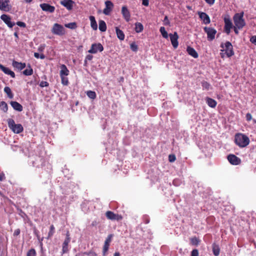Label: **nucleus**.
I'll use <instances>...</instances> for the list:
<instances>
[{"mask_svg":"<svg viewBox=\"0 0 256 256\" xmlns=\"http://www.w3.org/2000/svg\"><path fill=\"white\" fill-rule=\"evenodd\" d=\"M160 32L162 36L165 38H168V34L164 26H161L160 29Z\"/></svg>","mask_w":256,"mask_h":256,"instance_id":"nucleus-37","label":"nucleus"},{"mask_svg":"<svg viewBox=\"0 0 256 256\" xmlns=\"http://www.w3.org/2000/svg\"><path fill=\"white\" fill-rule=\"evenodd\" d=\"M44 46H40L38 48L39 51H42V50L44 48Z\"/></svg>","mask_w":256,"mask_h":256,"instance_id":"nucleus-61","label":"nucleus"},{"mask_svg":"<svg viewBox=\"0 0 256 256\" xmlns=\"http://www.w3.org/2000/svg\"><path fill=\"white\" fill-rule=\"evenodd\" d=\"M20 228L16 229L14 232V236H16L20 234Z\"/></svg>","mask_w":256,"mask_h":256,"instance_id":"nucleus-53","label":"nucleus"},{"mask_svg":"<svg viewBox=\"0 0 256 256\" xmlns=\"http://www.w3.org/2000/svg\"><path fill=\"white\" fill-rule=\"evenodd\" d=\"M234 142L240 147L246 146L250 143L249 138L242 134H237L235 135Z\"/></svg>","mask_w":256,"mask_h":256,"instance_id":"nucleus-1","label":"nucleus"},{"mask_svg":"<svg viewBox=\"0 0 256 256\" xmlns=\"http://www.w3.org/2000/svg\"><path fill=\"white\" fill-rule=\"evenodd\" d=\"M40 58L42 60H43L45 58V56L44 54H41L40 55Z\"/></svg>","mask_w":256,"mask_h":256,"instance_id":"nucleus-60","label":"nucleus"},{"mask_svg":"<svg viewBox=\"0 0 256 256\" xmlns=\"http://www.w3.org/2000/svg\"><path fill=\"white\" fill-rule=\"evenodd\" d=\"M204 32L207 34V38L208 40L212 41L215 38L216 30L214 28L210 27H204Z\"/></svg>","mask_w":256,"mask_h":256,"instance_id":"nucleus-5","label":"nucleus"},{"mask_svg":"<svg viewBox=\"0 0 256 256\" xmlns=\"http://www.w3.org/2000/svg\"><path fill=\"white\" fill-rule=\"evenodd\" d=\"M104 4L106 8L103 10V14L106 16H109L113 10L114 4L110 0H106Z\"/></svg>","mask_w":256,"mask_h":256,"instance_id":"nucleus-7","label":"nucleus"},{"mask_svg":"<svg viewBox=\"0 0 256 256\" xmlns=\"http://www.w3.org/2000/svg\"><path fill=\"white\" fill-rule=\"evenodd\" d=\"M62 81V84L64 86H68L69 84L68 78L66 76H60Z\"/></svg>","mask_w":256,"mask_h":256,"instance_id":"nucleus-38","label":"nucleus"},{"mask_svg":"<svg viewBox=\"0 0 256 256\" xmlns=\"http://www.w3.org/2000/svg\"><path fill=\"white\" fill-rule=\"evenodd\" d=\"M176 160V157L174 154H171L168 156V160L170 162H174Z\"/></svg>","mask_w":256,"mask_h":256,"instance_id":"nucleus-44","label":"nucleus"},{"mask_svg":"<svg viewBox=\"0 0 256 256\" xmlns=\"http://www.w3.org/2000/svg\"><path fill=\"white\" fill-rule=\"evenodd\" d=\"M12 6L10 0H0V10L8 12L12 10Z\"/></svg>","mask_w":256,"mask_h":256,"instance_id":"nucleus-6","label":"nucleus"},{"mask_svg":"<svg viewBox=\"0 0 256 256\" xmlns=\"http://www.w3.org/2000/svg\"><path fill=\"white\" fill-rule=\"evenodd\" d=\"M52 32L53 34L62 36L65 34V30L62 26L56 23L53 25L52 29Z\"/></svg>","mask_w":256,"mask_h":256,"instance_id":"nucleus-4","label":"nucleus"},{"mask_svg":"<svg viewBox=\"0 0 256 256\" xmlns=\"http://www.w3.org/2000/svg\"><path fill=\"white\" fill-rule=\"evenodd\" d=\"M200 18L202 20L204 24H208L210 22V18L208 14L204 12H198Z\"/></svg>","mask_w":256,"mask_h":256,"instance_id":"nucleus-19","label":"nucleus"},{"mask_svg":"<svg viewBox=\"0 0 256 256\" xmlns=\"http://www.w3.org/2000/svg\"><path fill=\"white\" fill-rule=\"evenodd\" d=\"M0 70L2 71L5 74L10 75L12 78H14L16 76L14 72L12 71L8 68L4 66L2 64H0Z\"/></svg>","mask_w":256,"mask_h":256,"instance_id":"nucleus-21","label":"nucleus"},{"mask_svg":"<svg viewBox=\"0 0 256 256\" xmlns=\"http://www.w3.org/2000/svg\"><path fill=\"white\" fill-rule=\"evenodd\" d=\"M190 243L193 246H198L200 242V240L196 236L190 238Z\"/></svg>","mask_w":256,"mask_h":256,"instance_id":"nucleus-35","label":"nucleus"},{"mask_svg":"<svg viewBox=\"0 0 256 256\" xmlns=\"http://www.w3.org/2000/svg\"><path fill=\"white\" fill-rule=\"evenodd\" d=\"M54 225H51L50 226V231L48 233V238H50L54 234Z\"/></svg>","mask_w":256,"mask_h":256,"instance_id":"nucleus-40","label":"nucleus"},{"mask_svg":"<svg viewBox=\"0 0 256 256\" xmlns=\"http://www.w3.org/2000/svg\"><path fill=\"white\" fill-rule=\"evenodd\" d=\"M186 51L189 55L196 58L198 56V54L196 50L192 47L188 46L186 48Z\"/></svg>","mask_w":256,"mask_h":256,"instance_id":"nucleus-23","label":"nucleus"},{"mask_svg":"<svg viewBox=\"0 0 256 256\" xmlns=\"http://www.w3.org/2000/svg\"><path fill=\"white\" fill-rule=\"evenodd\" d=\"M12 66L18 70H21L26 68V64L24 62H18L14 60L12 62Z\"/></svg>","mask_w":256,"mask_h":256,"instance_id":"nucleus-22","label":"nucleus"},{"mask_svg":"<svg viewBox=\"0 0 256 256\" xmlns=\"http://www.w3.org/2000/svg\"><path fill=\"white\" fill-rule=\"evenodd\" d=\"M121 12L125 20L128 22L130 20V14L126 6H122Z\"/></svg>","mask_w":256,"mask_h":256,"instance_id":"nucleus-16","label":"nucleus"},{"mask_svg":"<svg viewBox=\"0 0 256 256\" xmlns=\"http://www.w3.org/2000/svg\"><path fill=\"white\" fill-rule=\"evenodd\" d=\"M34 232L36 234V236L38 238L39 240L40 237V236L38 235V232L36 230H34Z\"/></svg>","mask_w":256,"mask_h":256,"instance_id":"nucleus-59","label":"nucleus"},{"mask_svg":"<svg viewBox=\"0 0 256 256\" xmlns=\"http://www.w3.org/2000/svg\"><path fill=\"white\" fill-rule=\"evenodd\" d=\"M206 2L210 5H212L214 4L215 0H204Z\"/></svg>","mask_w":256,"mask_h":256,"instance_id":"nucleus-55","label":"nucleus"},{"mask_svg":"<svg viewBox=\"0 0 256 256\" xmlns=\"http://www.w3.org/2000/svg\"><path fill=\"white\" fill-rule=\"evenodd\" d=\"M86 93L87 96L90 99L94 100L96 98V94L95 92L92 90H88Z\"/></svg>","mask_w":256,"mask_h":256,"instance_id":"nucleus-36","label":"nucleus"},{"mask_svg":"<svg viewBox=\"0 0 256 256\" xmlns=\"http://www.w3.org/2000/svg\"><path fill=\"white\" fill-rule=\"evenodd\" d=\"M4 179H5V176L4 174H0V181H2Z\"/></svg>","mask_w":256,"mask_h":256,"instance_id":"nucleus-56","label":"nucleus"},{"mask_svg":"<svg viewBox=\"0 0 256 256\" xmlns=\"http://www.w3.org/2000/svg\"><path fill=\"white\" fill-rule=\"evenodd\" d=\"M199 252L197 249H194L191 252L190 256H198Z\"/></svg>","mask_w":256,"mask_h":256,"instance_id":"nucleus-46","label":"nucleus"},{"mask_svg":"<svg viewBox=\"0 0 256 256\" xmlns=\"http://www.w3.org/2000/svg\"><path fill=\"white\" fill-rule=\"evenodd\" d=\"M16 24L20 27L25 28L26 26V24L22 22H18Z\"/></svg>","mask_w":256,"mask_h":256,"instance_id":"nucleus-48","label":"nucleus"},{"mask_svg":"<svg viewBox=\"0 0 256 256\" xmlns=\"http://www.w3.org/2000/svg\"><path fill=\"white\" fill-rule=\"evenodd\" d=\"M14 35L16 37H17V38L18 37V34L16 32H14Z\"/></svg>","mask_w":256,"mask_h":256,"instance_id":"nucleus-64","label":"nucleus"},{"mask_svg":"<svg viewBox=\"0 0 256 256\" xmlns=\"http://www.w3.org/2000/svg\"><path fill=\"white\" fill-rule=\"evenodd\" d=\"M90 26L94 30H96L98 28V25L95 18L94 16H90Z\"/></svg>","mask_w":256,"mask_h":256,"instance_id":"nucleus-29","label":"nucleus"},{"mask_svg":"<svg viewBox=\"0 0 256 256\" xmlns=\"http://www.w3.org/2000/svg\"><path fill=\"white\" fill-rule=\"evenodd\" d=\"M40 86L41 87V88H44V87H48L49 86V84L48 82H46V81H42L40 84Z\"/></svg>","mask_w":256,"mask_h":256,"instance_id":"nucleus-45","label":"nucleus"},{"mask_svg":"<svg viewBox=\"0 0 256 256\" xmlns=\"http://www.w3.org/2000/svg\"><path fill=\"white\" fill-rule=\"evenodd\" d=\"M238 28L236 26H235L234 27V32H235V34H238L239 32H238Z\"/></svg>","mask_w":256,"mask_h":256,"instance_id":"nucleus-57","label":"nucleus"},{"mask_svg":"<svg viewBox=\"0 0 256 256\" xmlns=\"http://www.w3.org/2000/svg\"><path fill=\"white\" fill-rule=\"evenodd\" d=\"M4 92L8 96L12 99L14 97V94H12L11 89L8 86H6L4 88Z\"/></svg>","mask_w":256,"mask_h":256,"instance_id":"nucleus-33","label":"nucleus"},{"mask_svg":"<svg viewBox=\"0 0 256 256\" xmlns=\"http://www.w3.org/2000/svg\"><path fill=\"white\" fill-rule=\"evenodd\" d=\"M250 42L256 45V36H252L250 38Z\"/></svg>","mask_w":256,"mask_h":256,"instance_id":"nucleus-50","label":"nucleus"},{"mask_svg":"<svg viewBox=\"0 0 256 256\" xmlns=\"http://www.w3.org/2000/svg\"><path fill=\"white\" fill-rule=\"evenodd\" d=\"M40 7L42 10L49 12L50 13L54 12L55 10V7L52 6L46 3H43L40 4Z\"/></svg>","mask_w":256,"mask_h":256,"instance_id":"nucleus-18","label":"nucleus"},{"mask_svg":"<svg viewBox=\"0 0 256 256\" xmlns=\"http://www.w3.org/2000/svg\"><path fill=\"white\" fill-rule=\"evenodd\" d=\"M60 4L68 10H71L73 8L74 2L72 0H62L60 2Z\"/></svg>","mask_w":256,"mask_h":256,"instance_id":"nucleus-17","label":"nucleus"},{"mask_svg":"<svg viewBox=\"0 0 256 256\" xmlns=\"http://www.w3.org/2000/svg\"><path fill=\"white\" fill-rule=\"evenodd\" d=\"M212 248L214 254L215 256H218L220 252V248L219 246L214 243L212 245Z\"/></svg>","mask_w":256,"mask_h":256,"instance_id":"nucleus-28","label":"nucleus"},{"mask_svg":"<svg viewBox=\"0 0 256 256\" xmlns=\"http://www.w3.org/2000/svg\"><path fill=\"white\" fill-rule=\"evenodd\" d=\"M224 31L226 34H229L230 32V30L232 28V23L228 17H225L224 18Z\"/></svg>","mask_w":256,"mask_h":256,"instance_id":"nucleus-11","label":"nucleus"},{"mask_svg":"<svg viewBox=\"0 0 256 256\" xmlns=\"http://www.w3.org/2000/svg\"><path fill=\"white\" fill-rule=\"evenodd\" d=\"M93 58V56L91 54H88L86 56L84 62L86 63L87 60H91Z\"/></svg>","mask_w":256,"mask_h":256,"instance_id":"nucleus-49","label":"nucleus"},{"mask_svg":"<svg viewBox=\"0 0 256 256\" xmlns=\"http://www.w3.org/2000/svg\"><path fill=\"white\" fill-rule=\"evenodd\" d=\"M143 30V25L140 22H136L135 24V31L137 33H140L142 32Z\"/></svg>","mask_w":256,"mask_h":256,"instance_id":"nucleus-32","label":"nucleus"},{"mask_svg":"<svg viewBox=\"0 0 256 256\" xmlns=\"http://www.w3.org/2000/svg\"><path fill=\"white\" fill-rule=\"evenodd\" d=\"M64 26L70 29H75L77 27L76 24L75 22L65 24Z\"/></svg>","mask_w":256,"mask_h":256,"instance_id":"nucleus-39","label":"nucleus"},{"mask_svg":"<svg viewBox=\"0 0 256 256\" xmlns=\"http://www.w3.org/2000/svg\"><path fill=\"white\" fill-rule=\"evenodd\" d=\"M106 216L108 219L112 220H116L118 221L122 220V217L121 215L115 214L114 212L112 211L106 212Z\"/></svg>","mask_w":256,"mask_h":256,"instance_id":"nucleus-10","label":"nucleus"},{"mask_svg":"<svg viewBox=\"0 0 256 256\" xmlns=\"http://www.w3.org/2000/svg\"><path fill=\"white\" fill-rule=\"evenodd\" d=\"M24 1L26 2V3H30L31 2L32 0H24Z\"/></svg>","mask_w":256,"mask_h":256,"instance_id":"nucleus-63","label":"nucleus"},{"mask_svg":"<svg viewBox=\"0 0 256 256\" xmlns=\"http://www.w3.org/2000/svg\"><path fill=\"white\" fill-rule=\"evenodd\" d=\"M10 104L16 110L22 112L23 110L22 106L17 102L12 101L10 102Z\"/></svg>","mask_w":256,"mask_h":256,"instance_id":"nucleus-24","label":"nucleus"},{"mask_svg":"<svg viewBox=\"0 0 256 256\" xmlns=\"http://www.w3.org/2000/svg\"><path fill=\"white\" fill-rule=\"evenodd\" d=\"M244 12H242L240 13L236 14L234 17L233 20L235 26H236L239 30L242 28L246 26V22L244 19Z\"/></svg>","mask_w":256,"mask_h":256,"instance_id":"nucleus-2","label":"nucleus"},{"mask_svg":"<svg viewBox=\"0 0 256 256\" xmlns=\"http://www.w3.org/2000/svg\"><path fill=\"white\" fill-rule=\"evenodd\" d=\"M34 56L36 58H40V54L38 53V52H34Z\"/></svg>","mask_w":256,"mask_h":256,"instance_id":"nucleus-58","label":"nucleus"},{"mask_svg":"<svg viewBox=\"0 0 256 256\" xmlns=\"http://www.w3.org/2000/svg\"><path fill=\"white\" fill-rule=\"evenodd\" d=\"M246 120L247 121L250 122L252 120V116L250 113H248L246 116Z\"/></svg>","mask_w":256,"mask_h":256,"instance_id":"nucleus-52","label":"nucleus"},{"mask_svg":"<svg viewBox=\"0 0 256 256\" xmlns=\"http://www.w3.org/2000/svg\"><path fill=\"white\" fill-rule=\"evenodd\" d=\"M112 234H110L108 236V238H106L104 244L103 248V255L105 256L106 252L108 250V248L110 246V243L112 240Z\"/></svg>","mask_w":256,"mask_h":256,"instance_id":"nucleus-20","label":"nucleus"},{"mask_svg":"<svg viewBox=\"0 0 256 256\" xmlns=\"http://www.w3.org/2000/svg\"><path fill=\"white\" fill-rule=\"evenodd\" d=\"M164 24L165 26H170V22L168 20V16H165L164 20Z\"/></svg>","mask_w":256,"mask_h":256,"instance_id":"nucleus-47","label":"nucleus"},{"mask_svg":"<svg viewBox=\"0 0 256 256\" xmlns=\"http://www.w3.org/2000/svg\"><path fill=\"white\" fill-rule=\"evenodd\" d=\"M70 237L69 232L66 233V238L62 244V255L66 254L68 252V244L70 242Z\"/></svg>","mask_w":256,"mask_h":256,"instance_id":"nucleus-9","label":"nucleus"},{"mask_svg":"<svg viewBox=\"0 0 256 256\" xmlns=\"http://www.w3.org/2000/svg\"><path fill=\"white\" fill-rule=\"evenodd\" d=\"M206 104L210 107L214 108L216 106L217 102L214 100L209 97H206Z\"/></svg>","mask_w":256,"mask_h":256,"instance_id":"nucleus-26","label":"nucleus"},{"mask_svg":"<svg viewBox=\"0 0 256 256\" xmlns=\"http://www.w3.org/2000/svg\"><path fill=\"white\" fill-rule=\"evenodd\" d=\"M130 48L133 52H136L138 49V46L135 42H132L130 45Z\"/></svg>","mask_w":256,"mask_h":256,"instance_id":"nucleus-42","label":"nucleus"},{"mask_svg":"<svg viewBox=\"0 0 256 256\" xmlns=\"http://www.w3.org/2000/svg\"><path fill=\"white\" fill-rule=\"evenodd\" d=\"M1 20L10 28H12L14 25V22L11 21L10 16L6 14H3L0 16Z\"/></svg>","mask_w":256,"mask_h":256,"instance_id":"nucleus-12","label":"nucleus"},{"mask_svg":"<svg viewBox=\"0 0 256 256\" xmlns=\"http://www.w3.org/2000/svg\"><path fill=\"white\" fill-rule=\"evenodd\" d=\"M227 158L230 163L232 165H238L241 163V160L234 154H230Z\"/></svg>","mask_w":256,"mask_h":256,"instance_id":"nucleus-13","label":"nucleus"},{"mask_svg":"<svg viewBox=\"0 0 256 256\" xmlns=\"http://www.w3.org/2000/svg\"><path fill=\"white\" fill-rule=\"evenodd\" d=\"M142 5L148 6L149 4V0H142Z\"/></svg>","mask_w":256,"mask_h":256,"instance_id":"nucleus-54","label":"nucleus"},{"mask_svg":"<svg viewBox=\"0 0 256 256\" xmlns=\"http://www.w3.org/2000/svg\"><path fill=\"white\" fill-rule=\"evenodd\" d=\"M226 54L228 57H230L234 54L233 47L230 42H226L224 44Z\"/></svg>","mask_w":256,"mask_h":256,"instance_id":"nucleus-14","label":"nucleus"},{"mask_svg":"<svg viewBox=\"0 0 256 256\" xmlns=\"http://www.w3.org/2000/svg\"><path fill=\"white\" fill-rule=\"evenodd\" d=\"M99 30L102 32H106V25L105 22L103 20H99Z\"/></svg>","mask_w":256,"mask_h":256,"instance_id":"nucleus-30","label":"nucleus"},{"mask_svg":"<svg viewBox=\"0 0 256 256\" xmlns=\"http://www.w3.org/2000/svg\"><path fill=\"white\" fill-rule=\"evenodd\" d=\"M202 86L203 87V88L208 90L210 88V84L208 82H202Z\"/></svg>","mask_w":256,"mask_h":256,"instance_id":"nucleus-43","label":"nucleus"},{"mask_svg":"<svg viewBox=\"0 0 256 256\" xmlns=\"http://www.w3.org/2000/svg\"><path fill=\"white\" fill-rule=\"evenodd\" d=\"M8 124L9 128L16 134H20L24 130L23 126L21 124H16L13 119H8Z\"/></svg>","mask_w":256,"mask_h":256,"instance_id":"nucleus-3","label":"nucleus"},{"mask_svg":"<svg viewBox=\"0 0 256 256\" xmlns=\"http://www.w3.org/2000/svg\"><path fill=\"white\" fill-rule=\"evenodd\" d=\"M104 50V47L100 43L93 44L88 52L90 54H96L98 51L101 52Z\"/></svg>","mask_w":256,"mask_h":256,"instance_id":"nucleus-8","label":"nucleus"},{"mask_svg":"<svg viewBox=\"0 0 256 256\" xmlns=\"http://www.w3.org/2000/svg\"><path fill=\"white\" fill-rule=\"evenodd\" d=\"M114 256H120V253L118 252H116L114 254Z\"/></svg>","mask_w":256,"mask_h":256,"instance_id":"nucleus-62","label":"nucleus"},{"mask_svg":"<svg viewBox=\"0 0 256 256\" xmlns=\"http://www.w3.org/2000/svg\"><path fill=\"white\" fill-rule=\"evenodd\" d=\"M169 36L172 42V44L174 48H178V36L176 32H174V34H169Z\"/></svg>","mask_w":256,"mask_h":256,"instance_id":"nucleus-15","label":"nucleus"},{"mask_svg":"<svg viewBox=\"0 0 256 256\" xmlns=\"http://www.w3.org/2000/svg\"><path fill=\"white\" fill-rule=\"evenodd\" d=\"M60 76H68L70 74V71L64 64H62L60 66Z\"/></svg>","mask_w":256,"mask_h":256,"instance_id":"nucleus-25","label":"nucleus"},{"mask_svg":"<svg viewBox=\"0 0 256 256\" xmlns=\"http://www.w3.org/2000/svg\"><path fill=\"white\" fill-rule=\"evenodd\" d=\"M116 32L118 38L120 40H123L124 39V32L118 27L116 28Z\"/></svg>","mask_w":256,"mask_h":256,"instance_id":"nucleus-27","label":"nucleus"},{"mask_svg":"<svg viewBox=\"0 0 256 256\" xmlns=\"http://www.w3.org/2000/svg\"><path fill=\"white\" fill-rule=\"evenodd\" d=\"M0 109L4 112H7L8 110V104L5 102H0Z\"/></svg>","mask_w":256,"mask_h":256,"instance_id":"nucleus-34","label":"nucleus"},{"mask_svg":"<svg viewBox=\"0 0 256 256\" xmlns=\"http://www.w3.org/2000/svg\"><path fill=\"white\" fill-rule=\"evenodd\" d=\"M84 255H88V256H97V254L94 252H89L88 253L85 252L84 254Z\"/></svg>","mask_w":256,"mask_h":256,"instance_id":"nucleus-51","label":"nucleus"},{"mask_svg":"<svg viewBox=\"0 0 256 256\" xmlns=\"http://www.w3.org/2000/svg\"><path fill=\"white\" fill-rule=\"evenodd\" d=\"M28 68L24 70L22 72L23 74L26 76H31L33 74V70L30 64L28 66Z\"/></svg>","mask_w":256,"mask_h":256,"instance_id":"nucleus-31","label":"nucleus"},{"mask_svg":"<svg viewBox=\"0 0 256 256\" xmlns=\"http://www.w3.org/2000/svg\"><path fill=\"white\" fill-rule=\"evenodd\" d=\"M36 250L34 248H31L28 252L26 256H36Z\"/></svg>","mask_w":256,"mask_h":256,"instance_id":"nucleus-41","label":"nucleus"}]
</instances>
